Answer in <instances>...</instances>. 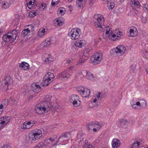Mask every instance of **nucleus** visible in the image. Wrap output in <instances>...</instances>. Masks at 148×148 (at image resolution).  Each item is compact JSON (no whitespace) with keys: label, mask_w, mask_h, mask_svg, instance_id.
Instances as JSON below:
<instances>
[{"label":"nucleus","mask_w":148,"mask_h":148,"mask_svg":"<svg viewBox=\"0 0 148 148\" xmlns=\"http://www.w3.org/2000/svg\"><path fill=\"white\" fill-rule=\"evenodd\" d=\"M52 97L50 95H47L44 97V101L42 102V106L40 104L36 105L35 108V110L38 114L45 113L50 109H55L51 99Z\"/></svg>","instance_id":"1"},{"label":"nucleus","mask_w":148,"mask_h":148,"mask_svg":"<svg viewBox=\"0 0 148 148\" xmlns=\"http://www.w3.org/2000/svg\"><path fill=\"white\" fill-rule=\"evenodd\" d=\"M94 18V21L95 27L99 28V30L100 31L104 32L106 31L105 34H108L111 29L108 26L105 27V25H103V26L105 28L103 29L102 25L104 23V18L100 15H95Z\"/></svg>","instance_id":"2"},{"label":"nucleus","mask_w":148,"mask_h":148,"mask_svg":"<svg viewBox=\"0 0 148 148\" xmlns=\"http://www.w3.org/2000/svg\"><path fill=\"white\" fill-rule=\"evenodd\" d=\"M13 81L12 78L9 76H7L2 81V90L7 91V90L11 88Z\"/></svg>","instance_id":"3"},{"label":"nucleus","mask_w":148,"mask_h":148,"mask_svg":"<svg viewBox=\"0 0 148 148\" xmlns=\"http://www.w3.org/2000/svg\"><path fill=\"white\" fill-rule=\"evenodd\" d=\"M54 77L53 73L50 72L47 73L43 79V81L44 82V84L43 85V86H47L53 81Z\"/></svg>","instance_id":"4"},{"label":"nucleus","mask_w":148,"mask_h":148,"mask_svg":"<svg viewBox=\"0 0 148 148\" xmlns=\"http://www.w3.org/2000/svg\"><path fill=\"white\" fill-rule=\"evenodd\" d=\"M80 30L79 28L73 29L69 32L68 35L73 40L78 39L80 36Z\"/></svg>","instance_id":"5"},{"label":"nucleus","mask_w":148,"mask_h":148,"mask_svg":"<svg viewBox=\"0 0 148 148\" xmlns=\"http://www.w3.org/2000/svg\"><path fill=\"white\" fill-rule=\"evenodd\" d=\"M77 90L82 96L86 98L89 97L90 94V90L87 88H84L82 86H79L77 88Z\"/></svg>","instance_id":"6"},{"label":"nucleus","mask_w":148,"mask_h":148,"mask_svg":"<svg viewBox=\"0 0 148 148\" xmlns=\"http://www.w3.org/2000/svg\"><path fill=\"white\" fill-rule=\"evenodd\" d=\"M77 141L79 143V145L82 146L83 148H87L88 146H89L90 145L88 144V140L85 139L82 135L78 134L77 135Z\"/></svg>","instance_id":"7"},{"label":"nucleus","mask_w":148,"mask_h":148,"mask_svg":"<svg viewBox=\"0 0 148 148\" xmlns=\"http://www.w3.org/2000/svg\"><path fill=\"white\" fill-rule=\"evenodd\" d=\"M102 53H96L94 54L93 57L91 58L92 62L94 64L99 63L102 59Z\"/></svg>","instance_id":"8"},{"label":"nucleus","mask_w":148,"mask_h":148,"mask_svg":"<svg viewBox=\"0 0 148 148\" xmlns=\"http://www.w3.org/2000/svg\"><path fill=\"white\" fill-rule=\"evenodd\" d=\"M87 130L90 131L94 127L99 129L101 127L100 123L98 122H92L89 123L86 125Z\"/></svg>","instance_id":"9"},{"label":"nucleus","mask_w":148,"mask_h":148,"mask_svg":"<svg viewBox=\"0 0 148 148\" xmlns=\"http://www.w3.org/2000/svg\"><path fill=\"white\" fill-rule=\"evenodd\" d=\"M126 50V48L123 45L118 46L115 50V53L118 56H121L125 53Z\"/></svg>","instance_id":"10"},{"label":"nucleus","mask_w":148,"mask_h":148,"mask_svg":"<svg viewBox=\"0 0 148 148\" xmlns=\"http://www.w3.org/2000/svg\"><path fill=\"white\" fill-rule=\"evenodd\" d=\"M70 101L74 106H76L78 102H80L79 98L78 96L76 95H72L70 97Z\"/></svg>","instance_id":"11"},{"label":"nucleus","mask_w":148,"mask_h":148,"mask_svg":"<svg viewBox=\"0 0 148 148\" xmlns=\"http://www.w3.org/2000/svg\"><path fill=\"white\" fill-rule=\"evenodd\" d=\"M73 66H71L69 68L67 71L62 72L61 75H60L61 77H62L63 78H69L70 76V75L68 72L70 73H73Z\"/></svg>","instance_id":"12"},{"label":"nucleus","mask_w":148,"mask_h":148,"mask_svg":"<svg viewBox=\"0 0 148 148\" xmlns=\"http://www.w3.org/2000/svg\"><path fill=\"white\" fill-rule=\"evenodd\" d=\"M3 40L5 42L8 43H12L14 41L15 39H14L11 35H8L7 34L4 35L3 36Z\"/></svg>","instance_id":"13"},{"label":"nucleus","mask_w":148,"mask_h":148,"mask_svg":"<svg viewBox=\"0 0 148 148\" xmlns=\"http://www.w3.org/2000/svg\"><path fill=\"white\" fill-rule=\"evenodd\" d=\"M141 141L142 140L138 138L133 139L132 140V146L130 148H138L140 145L142 144Z\"/></svg>","instance_id":"14"},{"label":"nucleus","mask_w":148,"mask_h":148,"mask_svg":"<svg viewBox=\"0 0 148 148\" xmlns=\"http://www.w3.org/2000/svg\"><path fill=\"white\" fill-rule=\"evenodd\" d=\"M35 123V122L32 120L25 121L23 125V128L24 129H29L32 127Z\"/></svg>","instance_id":"15"},{"label":"nucleus","mask_w":148,"mask_h":148,"mask_svg":"<svg viewBox=\"0 0 148 148\" xmlns=\"http://www.w3.org/2000/svg\"><path fill=\"white\" fill-rule=\"evenodd\" d=\"M70 137H71V135L69 133H65L64 134L62 133L61 134V136H60L58 140L60 142L68 140Z\"/></svg>","instance_id":"16"},{"label":"nucleus","mask_w":148,"mask_h":148,"mask_svg":"<svg viewBox=\"0 0 148 148\" xmlns=\"http://www.w3.org/2000/svg\"><path fill=\"white\" fill-rule=\"evenodd\" d=\"M32 90L34 92H37L40 91L41 90V87L37 83L32 84L31 86Z\"/></svg>","instance_id":"17"},{"label":"nucleus","mask_w":148,"mask_h":148,"mask_svg":"<svg viewBox=\"0 0 148 148\" xmlns=\"http://www.w3.org/2000/svg\"><path fill=\"white\" fill-rule=\"evenodd\" d=\"M51 39H46L42 42L40 44V47L42 48L48 47L50 46L51 44L53 43Z\"/></svg>","instance_id":"18"},{"label":"nucleus","mask_w":148,"mask_h":148,"mask_svg":"<svg viewBox=\"0 0 148 148\" xmlns=\"http://www.w3.org/2000/svg\"><path fill=\"white\" fill-rule=\"evenodd\" d=\"M130 36L134 37L138 34V31L137 28L134 27H131L130 30Z\"/></svg>","instance_id":"19"},{"label":"nucleus","mask_w":148,"mask_h":148,"mask_svg":"<svg viewBox=\"0 0 148 148\" xmlns=\"http://www.w3.org/2000/svg\"><path fill=\"white\" fill-rule=\"evenodd\" d=\"M130 4L132 8H138L141 6L138 0H131Z\"/></svg>","instance_id":"20"},{"label":"nucleus","mask_w":148,"mask_h":148,"mask_svg":"<svg viewBox=\"0 0 148 148\" xmlns=\"http://www.w3.org/2000/svg\"><path fill=\"white\" fill-rule=\"evenodd\" d=\"M40 137V136H38V135L35 133L30 134L29 136V138L31 141L38 140Z\"/></svg>","instance_id":"21"},{"label":"nucleus","mask_w":148,"mask_h":148,"mask_svg":"<svg viewBox=\"0 0 148 148\" xmlns=\"http://www.w3.org/2000/svg\"><path fill=\"white\" fill-rule=\"evenodd\" d=\"M85 43L86 42L85 40H78L75 42V45L77 47H82L85 45Z\"/></svg>","instance_id":"22"},{"label":"nucleus","mask_w":148,"mask_h":148,"mask_svg":"<svg viewBox=\"0 0 148 148\" xmlns=\"http://www.w3.org/2000/svg\"><path fill=\"white\" fill-rule=\"evenodd\" d=\"M112 145L113 148H117L120 145V141L117 139L114 138L112 140Z\"/></svg>","instance_id":"23"},{"label":"nucleus","mask_w":148,"mask_h":148,"mask_svg":"<svg viewBox=\"0 0 148 148\" xmlns=\"http://www.w3.org/2000/svg\"><path fill=\"white\" fill-rule=\"evenodd\" d=\"M46 33V32H45V29L41 28L38 30L37 34L38 36L40 38L42 37L45 35Z\"/></svg>","instance_id":"24"},{"label":"nucleus","mask_w":148,"mask_h":148,"mask_svg":"<svg viewBox=\"0 0 148 148\" xmlns=\"http://www.w3.org/2000/svg\"><path fill=\"white\" fill-rule=\"evenodd\" d=\"M29 65L28 64L25 62H23L21 64L20 63L19 66L20 68H21L23 70H27L29 69Z\"/></svg>","instance_id":"25"},{"label":"nucleus","mask_w":148,"mask_h":148,"mask_svg":"<svg viewBox=\"0 0 148 148\" xmlns=\"http://www.w3.org/2000/svg\"><path fill=\"white\" fill-rule=\"evenodd\" d=\"M76 5L79 8H81L84 6L86 3L85 0H77Z\"/></svg>","instance_id":"26"},{"label":"nucleus","mask_w":148,"mask_h":148,"mask_svg":"<svg viewBox=\"0 0 148 148\" xmlns=\"http://www.w3.org/2000/svg\"><path fill=\"white\" fill-rule=\"evenodd\" d=\"M116 37V35L115 34H114L113 32L111 31L109 35L108 38L111 41H114L117 40Z\"/></svg>","instance_id":"27"},{"label":"nucleus","mask_w":148,"mask_h":148,"mask_svg":"<svg viewBox=\"0 0 148 148\" xmlns=\"http://www.w3.org/2000/svg\"><path fill=\"white\" fill-rule=\"evenodd\" d=\"M8 33L10 34V35L12 36L14 39H16V37H17L18 35V32L16 30H14L12 31L9 32Z\"/></svg>","instance_id":"28"},{"label":"nucleus","mask_w":148,"mask_h":148,"mask_svg":"<svg viewBox=\"0 0 148 148\" xmlns=\"http://www.w3.org/2000/svg\"><path fill=\"white\" fill-rule=\"evenodd\" d=\"M49 55L48 53H46L44 54L42 58L43 61L45 62H48L49 61Z\"/></svg>","instance_id":"29"},{"label":"nucleus","mask_w":148,"mask_h":148,"mask_svg":"<svg viewBox=\"0 0 148 148\" xmlns=\"http://www.w3.org/2000/svg\"><path fill=\"white\" fill-rule=\"evenodd\" d=\"M2 118V121L5 122V125L8 123L10 121V116H5Z\"/></svg>","instance_id":"30"},{"label":"nucleus","mask_w":148,"mask_h":148,"mask_svg":"<svg viewBox=\"0 0 148 148\" xmlns=\"http://www.w3.org/2000/svg\"><path fill=\"white\" fill-rule=\"evenodd\" d=\"M94 77L93 75L90 72L88 71L87 74L86 78L90 80H94Z\"/></svg>","instance_id":"31"},{"label":"nucleus","mask_w":148,"mask_h":148,"mask_svg":"<svg viewBox=\"0 0 148 148\" xmlns=\"http://www.w3.org/2000/svg\"><path fill=\"white\" fill-rule=\"evenodd\" d=\"M25 27H27V28H26L29 31H30V32H32L34 29V27L32 25H27L25 26Z\"/></svg>","instance_id":"32"},{"label":"nucleus","mask_w":148,"mask_h":148,"mask_svg":"<svg viewBox=\"0 0 148 148\" xmlns=\"http://www.w3.org/2000/svg\"><path fill=\"white\" fill-rule=\"evenodd\" d=\"M2 7L4 9H7L10 7V4L6 1H3L2 3Z\"/></svg>","instance_id":"33"},{"label":"nucleus","mask_w":148,"mask_h":148,"mask_svg":"<svg viewBox=\"0 0 148 148\" xmlns=\"http://www.w3.org/2000/svg\"><path fill=\"white\" fill-rule=\"evenodd\" d=\"M30 33V31L27 29H24L22 31V34L24 36L29 35Z\"/></svg>","instance_id":"34"},{"label":"nucleus","mask_w":148,"mask_h":148,"mask_svg":"<svg viewBox=\"0 0 148 148\" xmlns=\"http://www.w3.org/2000/svg\"><path fill=\"white\" fill-rule=\"evenodd\" d=\"M9 100L7 99H4L2 102V104L3 105V106H7L8 105V103H9Z\"/></svg>","instance_id":"35"},{"label":"nucleus","mask_w":148,"mask_h":148,"mask_svg":"<svg viewBox=\"0 0 148 148\" xmlns=\"http://www.w3.org/2000/svg\"><path fill=\"white\" fill-rule=\"evenodd\" d=\"M56 23H57L58 25L60 26L62 25L63 24V22L59 18H58L56 20Z\"/></svg>","instance_id":"36"},{"label":"nucleus","mask_w":148,"mask_h":148,"mask_svg":"<svg viewBox=\"0 0 148 148\" xmlns=\"http://www.w3.org/2000/svg\"><path fill=\"white\" fill-rule=\"evenodd\" d=\"M2 118H0V129L3 128L4 125H6L5 122L2 121Z\"/></svg>","instance_id":"37"},{"label":"nucleus","mask_w":148,"mask_h":148,"mask_svg":"<svg viewBox=\"0 0 148 148\" xmlns=\"http://www.w3.org/2000/svg\"><path fill=\"white\" fill-rule=\"evenodd\" d=\"M123 35V32H121L119 31L117 33H116V38H117V40H119L121 36Z\"/></svg>","instance_id":"38"},{"label":"nucleus","mask_w":148,"mask_h":148,"mask_svg":"<svg viewBox=\"0 0 148 148\" xmlns=\"http://www.w3.org/2000/svg\"><path fill=\"white\" fill-rule=\"evenodd\" d=\"M60 0H52L51 2V5L52 6H54L57 5L59 3Z\"/></svg>","instance_id":"39"},{"label":"nucleus","mask_w":148,"mask_h":148,"mask_svg":"<svg viewBox=\"0 0 148 148\" xmlns=\"http://www.w3.org/2000/svg\"><path fill=\"white\" fill-rule=\"evenodd\" d=\"M88 71L86 70H82L81 72V75H82L84 77L86 78Z\"/></svg>","instance_id":"40"},{"label":"nucleus","mask_w":148,"mask_h":148,"mask_svg":"<svg viewBox=\"0 0 148 148\" xmlns=\"http://www.w3.org/2000/svg\"><path fill=\"white\" fill-rule=\"evenodd\" d=\"M10 103L12 104H15L16 103V101L12 98H10L9 99Z\"/></svg>","instance_id":"41"},{"label":"nucleus","mask_w":148,"mask_h":148,"mask_svg":"<svg viewBox=\"0 0 148 148\" xmlns=\"http://www.w3.org/2000/svg\"><path fill=\"white\" fill-rule=\"evenodd\" d=\"M42 131L38 129L37 130V131H36V132L34 133L38 135V136H40V137H41L42 136Z\"/></svg>","instance_id":"42"},{"label":"nucleus","mask_w":148,"mask_h":148,"mask_svg":"<svg viewBox=\"0 0 148 148\" xmlns=\"http://www.w3.org/2000/svg\"><path fill=\"white\" fill-rule=\"evenodd\" d=\"M36 12L33 11L30 12L29 14V15L30 17H34L36 15Z\"/></svg>","instance_id":"43"},{"label":"nucleus","mask_w":148,"mask_h":148,"mask_svg":"<svg viewBox=\"0 0 148 148\" xmlns=\"http://www.w3.org/2000/svg\"><path fill=\"white\" fill-rule=\"evenodd\" d=\"M143 56L144 58L148 59V52L146 51H145L143 54Z\"/></svg>","instance_id":"44"},{"label":"nucleus","mask_w":148,"mask_h":148,"mask_svg":"<svg viewBox=\"0 0 148 148\" xmlns=\"http://www.w3.org/2000/svg\"><path fill=\"white\" fill-rule=\"evenodd\" d=\"M50 143V141L48 139H47V138L45 139L44 141V145H48Z\"/></svg>","instance_id":"45"},{"label":"nucleus","mask_w":148,"mask_h":148,"mask_svg":"<svg viewBox=\"0 0 148 148\" xmlns=\"http://www.w3.org/2000/svg\"><path fill=\"white\" fill-rule=\"evenodd\" d=\"M3 108L4 106L3 105L1 104L0 105V115L2 114L3 111Z\"/></svg>","instance_id":"46"},{"label":"nucleus","mask_w":148,"mask_h":148,"mask_svg":"<svg viewBox=\"0 0 148 148\" xmlns=\"http://www.w3.org/2000/svg\"><path fill=\"white\" fill-rule=\"evenodd\" d=\"M85 60L83 58H80L79 60L78 61V63L82 64L84 62Z\"/></svg>","instance_id":"47"},{"label":"nucleus","mask_w":148,"mask_h":148,"mask_svg":"<svg viewBox=\"0 0 148 148\" xmlns=\"http://www.w3.org/2000/svg\"><path fill=\"white\" fill-rule=\"evenodd\" d=\"M90 49H86L84 51V54H88L90 52Z\"/></svg>","instance_id":"48"},{"label":"nucleus","mask_w":148,"mask_h":148,"mask_svg":"<svg viewBox=\"0 0 148 148\" xmlns=\"http://www.w3.org/2000/svg\"><path fill=\"white\" fill-rule=\"evenodd\" d=\"M44 144L43 143L41 142H40L39 144H38L37 146V147L38 148H42V145Z\"/></svg>","instance_id":"49"},{"label":"nucleus","mask_w":148,"mask_h":148,"mask_svg":"<svg viewBox=\"0 0 148 148\" xmlns=\"http://www.w3.org/2000/svg\"><path fill=\"white\" fill-rule=\"evenodd\" d=\"M95 0H90L89 4L90 5H92L95 3Z\"/></svg>","instance_id":"50"},{"label":"nucleus","mask_w":148,"mask_h":148,"mask_svg":"<svg viewBox=\"0 0 148 148\" xmlns=\"http://www.w3.org/2000/svg\"><path fill=\"white\" fill-rule=\"evenodd\" d=\"M2 148H10V146L8 145H4Z\"/></svg>","instance_id":"51"},{"label":"nucleus","mask_w":148,"mask_h":148,"mask_svg":"<svg viewBox=\"0 0 148 148\" xmlns=\"http://www.w3.org/2000/svg\"><path fill=\"white\" fill-rule=\"evenodd\" d=\"M28 97L29 98V99L30 100L32 99L34 97V96L32 94H30L28 95Z\"/></svg>","instance_id":"52"},{"label":"nucleus","mask_w":148,"mask_h":148,"mask_svg":"<svg viewBox=\"0 0 148 148\" xmlns=\"http://www.w3.org/2000/svg\"><path fill=\"white\" fill-rule=\"evenodd\" d=\"M130 71L132 72H133L134 71V70H135V67H133V66H130Z\"/></svg>","instance_id":"53"},{"label":"nucleus","mask_w":148,"mask_h":148,"mask_svg":"<svg viewBox=\"0 0 148 148\" xmlns=\"http://www.w3.org/2000/svg\"><path fill=\"white\" fill-rule=\"evenodd\" d=\"M132 106L133 108L136 109H138V107L136 106V104H133Z\"/></svg>","instance_id":"54"},{"label":"nucleus","mask_w":148,"mask_h":148,"mask_svg":"<svg viewBox=\"0 0 148 148\" xmlns=\"http://www.w3.org/2000/svg\"><path fill=\"white\" fill-rule=\"evenodd\" d=\"M32 3L33 2L32 1H30L27 3V5H29V6H30L31 5H33L34 4V2H33V4H32Z\"/></svg>","instance_id":"55"},{"label":"nucleus","mask_w":148,"mask_h":148,"mask_svg":"<svg viewBox=\"0 0 148 148\" xmlns=\"http://www.w3.org/2000/svg\"><path fill=\"white\" fill-rule=\"evenodd\" d=\"M144 8L146 10L148 11V5L147 4H145L144 5Z\"/></svg>","instance_id":"56"},{"label":"nucleus","mask_w":148,"mask_h":148,"mask_svg":"<svg viewBox=\"0 0 148 148\" xmlns=\"http://www.w3.org/2000/svg\"><path fill=\"white\" fill-rule=\"evenodd\" d=\"M136 105L137 106H139L140 107H141V105L140 104L139 102H137L136 103Z\"/></svg>","instance_id":"57"},{"label":"nucleus","mask_w":148,"mask_h":148,"mask_svg":"<svg viewBox=\"0 0 148 148\" xmlns=\"http://www.w3.org/2000/svg\"><path fill=\"white\" fill-rule=\"evenodd\" d=\"M58 11H59L60 13V14H64V13L62 14V13L63 12V11L62 10H61L60 9H59L58 10Z\"/></svg>","instance_id":"58"},{"label":"nucleus","mask_w":148,"mask_h":148,"mask_svg":"<svg viewBox=\"0 0 148 148\" xmlns=\"http://www.w3.org/2000/svg\"><path fill=\"white\" fill-rule=\"evenodd\" d=\"M135 8H132V9L135 12V13L137 14L138 13V12Z\"/></svg>","instance_id":"59"},{"label":"nucleus","mask_w":148,"mask_h":148,"mask_svg":"<svg viewBox=\"0 0 148 148\" xmlns=\"http://www.w3.org/2000/svg\"><path fill=\"white\" fill-rule=\"evenodd\" d=\"M94 132H96L97 130H98L99 129H98L97 128L95 127H94L92 128Z\"/></svg>","instance_id":"60"},{"label":"nucleus","mask_w":148,"mask_h":148,"mask_svg":"<svg viewBox=\"0 0 148 148\" xmlns=\"http://www.w3.org/2000/svg\"><path fill=\"white\" fill-rule=\"evenodd\" d=\"M33 5H31L30 6H29V5H27V7H28V8L29 9H32L33 8V7L32 6Z\"/></svg>","instance_id":"61"},{"label":"nucleus","mask_w":148,"mask_h":148,"mask_svg":"<svg viewBox=\"0 0 148 148\" xmlns=\"http://www.w3.org/2000/svg\"><path fill=\"white\" fill-rule=\"evenodd\" d=\"M101 95V93L100 92H99L98 93V95H97V98L99 99V98L100 97V96Z\"/></svg>","instance_id":"62"},{"label":"nucleus","mask_w":148,"mask_h":148,"mask_svg":"<svg viewBox=\"0 0 148 148\" xmlns=\"http://www.w3.org/2000/svg\"><path fill=\"white\" fill-rule=\"evenodd\" d=\"M49 140L50 142L51 141H53L54 140V139H52L51 138H47Z\"/></svg>","instance_id":"63"},{"label":"nucleus","mask_w":148,"mask_h":148,"mask_svg":"<svg viewBox=\"0 0 148 148\" xmlns=\"http://www.w3.org/2000/svg\"><path fill=\"white\" fill-rule=\"evenodd\" d=\"M41 7L43 9H44L45 7V5H43V4H42L41 5Z\"/></svg>","instance_id":"64"}]
</instances>
